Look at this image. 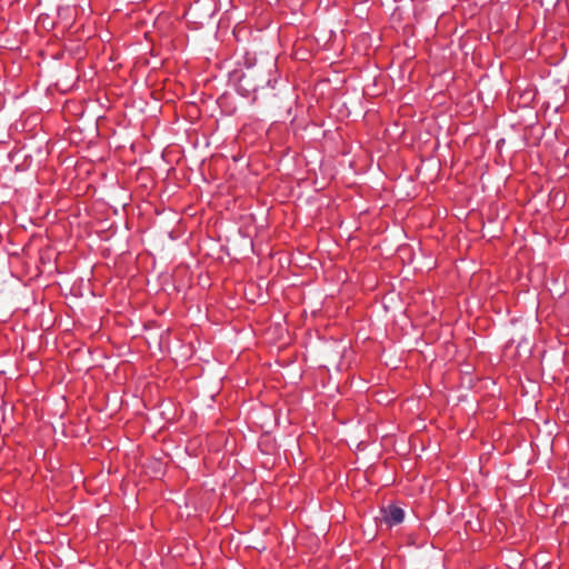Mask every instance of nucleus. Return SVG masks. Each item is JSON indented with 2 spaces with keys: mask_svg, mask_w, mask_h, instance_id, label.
Returning a JSON list of instances; mask_svg holds the SVG:
<instances>
[{
  "mask_svg": "<svg viewBox=\"0 0 569 569\" xmlns=\"http://www.w3.org/2000/svg\"><path fill=\"white\" fill-rule=\"evenodd\" d=\"M42 24L43 29L50 30L54 27V21L49 18L47 13H40L38 16V24Z\"/></svg>",
  "mask_w": 569,
  "mask_h": 569,
  "instance_id": "obj_2",
  "label": "nucleus"
},
{
  "mask_svg": "<svg viewBox=\"0 0 569 569\" xmlns=\"http://www.w3.org/2000/svg\"><path fill=\"white\" fill-rule=\"evenodd\" d=\"M382 515L385 522L389 526L399 525L405 519L403 510L397 506H389L382 509Z\"/></svg>",
  "mask_w": 569,
  "mask_h": 569,
  "instance_id": "obj_1",
  "label": "nucleus"
}]
</instances>
